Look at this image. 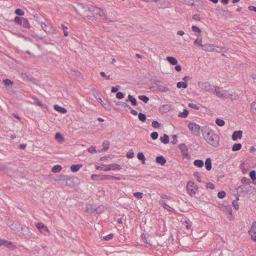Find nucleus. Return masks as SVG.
I'll return each mask as SVG.
<instances>
[{
	"label": "nucleus",
	"instance_id": "obj_1",
	"mask_svg": "<svg viewBox=\"0 0 256 256\" xmlns=\"http://www.w3.org/2000/svg\"><path fill=\"white\" fill-rule=\"evenodd\" d=\"M201 132L204 140L209 144L214 147L218 146L220 138L214 130L209 126H205L202 128Z\"/></svg>",
	"mask_w": 256,
	"mask_h": 256
},
{
	"label": "nucleus",
	"instance_id": "obj_2",
	"mask_svg": "<svg viewBox=\"0 0 256 256\" xmlns=\"http://www.w3.org/2000/svg\"><path fill=\"white\" fill-rule=\"evenodd\" d=\"M186 190L191 196L194 195L198 188L193 182L189 181L186 185Z\"/></svg>",
	"mask_w": 256,
	"mask_h": 256
},
{
	"label": "nucleus",
	"instance_id": "obj_3",
	"mask_svg": "<svg viewBox=\"0 0 256 256\" xmlns=\"http://www.w3.org/2000/svg\"><path fill=\"white\" fill-rule=\"evenodd\" d=\"M89 6H84L82 4H79L77 5V8H75V10L77 13L81 16H86V12H88Z\"/></svg>",
	"mask_w": 256,
	"mask_h": 256
},
{
	"label": "nucleus",
	"instance_id": "obj_4",
	"mask_svg": "<svg viewBox=\"0 0 256 256\" xmlns=\"http://www.w3.org/2000/svg\"><path fill=\"white\" fill-rule=\"evenodd\" d=\"M188 128L192 131L193 134L198 136L200 135V126L194 122H190L188 124Z\"/></svg>",
	"mask_w": 256,
	"mask_h": 256
},
{
	"label": "nucleus",
	"instance_id": "obj_5",
	"mask_svg": "<svg viewBox=\"0 0 256 256\" xmlns=\"http://www.w3.org/2000/svg\"><path fill=\"white\" fill-rule=\"evenodd\" d=\"M198 85L202 90L209 92H214V90L211 88L210 84L208 82H200L198 83Z\"/></svg>",
	"mask_w": 256,
	"mask_h": 256
},
{
	"label": "nucleus",
	"instance_id": "obj_6",
	"mask_svg": "<svg viewBox=\"0 0 256 256\" xmlns=\"http://www.w3.org/2000/svg\"><path fill=\"white\" fill-rule=\"evenodd\" d=\"M96 12H95L94 14H98V16H102V17H104L102 18V20L106 22H116V20H110V18H108L106 17V12H104V10L102 9L101 8H97V9H96Z\"/></svg>",
	"mask_w": 256,
	"mask_h": 256
},
{
	"label": "nucleus",
	"instance_id": "obj_7",
	"mask_svg": "<svg viewBox=\"0 0 256 256\" xmlns=\"http://www.w3.org/2000/svg\"><path fill=\"white\" fill-rule=\"evenodd\" d=\"M36 227L44 235H48L50 234V230L42 222H38L36 224Z\"/></svg>",
	"mask_w": 256,
	"mask_h": 256
},
{
	"label": "nucleus",
	"instance_id": "obj_8",
	"mask_svg": "<svg viewBox=\"0 0 256 256\" xmlns=\"http://www.w3.org/2000/svg\"><path fill=\"white\" fill-rule=\"evenodd\" d=\"M248 234L251 236L252 240L256 242V221L252 222L251 228L248 230Z\"/></svg>",
	"mask_w": 256,
	"mask_h": 256
},
{
	"label": "nucleus",
	"instance_id": "obj_9",
	"mask_svg": "<svg viewBox=\"0 0 256 256\" xmlns=\"http://www.w3.org/2000/svg\"><path fill=\"white\" fill-rule=\"evenodd\" d=\"M42 28L47 33L52 32L53 31V29L51 25L47 22L46 24L44 22H40V23Z\"/></svg>",
	"mask_w": 256,
	"mask_h": 256
},
{
	"label": "nucleus",
	"instance_id": "obj_10",
	"mask_svg": "<svg viewBox=\"0 0 256 256\" xmlns=\"http://www.w3.org/2000/svg\"><path fill=\"white\" fill-rule=\"evenodd\" d=\"M179 149L181 150L183 158H187L189 156L188 153V148L184 144H182L178 146Z\"/></svg>",
	"mask_w": 256,
	"mask_h": 256
},
{
	"label": "nucleus",
	"instance_id": "obj_11",
	"mask_svg": "<svg viewBox=\"0 0 256 256\" xmlns=\"http://www.w3.org/2000/svg\"><path fill=\"white\" fill-rule=\"evenodd\" d=\"M122 168L121 166L116 164H107L106 170H120Z\"/></svg>",
	"mask_w": 256,
	"mask_h": 256
},
{
	"label": "nucleus",
	"instance_id": "obj_12",
	"mask_svg": "<svg viewBox=\"0 0 256 256\" xmlns=\"http://www.w3.org/2000/svg\"><path fill=\"white\" fill-rule=\"evenodd\" d=\"M86 211L90 214H96V206L88 204L86 206Z\"/></svg>",
	"mask_w": 256,
	"mask_h": 256
},
{
	"label": "nucleus",
	"instance_id": "obj_13",
	"mask_svg": "<svg viewBox=\"0 0 256 256\" xmlns=\"http://www.w3.org/2000/svg\"><path fill=\"white\" fill-rule=\"evenodd\" d=\"M242 130L234 131L232 135V138L233 140L236 141L238 138H242Z\"/></svg>",
	"mask_w": 256,
	"mask_h": 256
},
{
	"label": "nucleus",
	"instance_id": "obj_14",
	"mask_svg": "<svg viewBox=\"0 0 256 256\" xmlns=\"http://www.w3.org/2000/svg\"><path fill=\"white\" fill-rule=\"evenodd\" d=\"M91 179L94 180H100L107 179V175H96L92 174L91 176Z\"/></svg>",
	"mask_w": 256,
	"mask_h": 256
},
{
	"label": "nucleus",
	"instance_id": "obj_15",
	"mask_svg": "<svg viewBox=\"0 0 256 256\" xmlns=\"http://www.w3.org/2000/svg\"><path fill=\"white\" fill-rule=\"evenodd\" d=\"M4 246L9 248L14 246L13 244L10 242L0 238V246Z\"/></svg>",
	"mask_w": 256,
	"mask_h": 256
},
{
	"label": "nucleus",
	"instance_id": "obj_16",
	"mask_svg": "<svg viewBox=\"0 0 256 256\" xmlns=\"http://www.w3.org/2000/svg\"><path fill=\"white\" fill-rule=\"evenodd\" d=\"M202 48L205 51L212 52L214 50V45L211 44H204L202 46Z\"/></svg>",
	"mask_w": 256,
	"mask_h": 256
},
{
	"label": "nucleus",
	"instance_id": "obj_17",
	"mask_svg": "<svg viewBox=\"0 0 256 256\" xmlns=\"http://www.w3.org/2000/svg\"><path fill=\"white\" fill-rule=\"evenodd\" d=\"M160 204L164 209L168 210V211L172 212H174V209L167 204L164 200H161L160 202Z\"/></svg>",
	"mask_w": 256,
	"mask_h": 256
},
{
	"label": "nucleus",
	"instance_id": "obj_18",
	"mask_svg": "<svg viewBox=\"0 0 256 256\" xmlns=\"http://www.w3.org/2000/svg\"><path fill=\"white\" fill-rule=\"evenodd\" d=\"M215 88V93L216 96L220 98H225L226 97V95L222 93L220 91L219 87L216 86Z\"/></svg>",
	"mask_w": 256,
	"mask_h": 256
},
{
	"label": "nucleus",
	"instance_id": "obj_19",
	"mask_svg": "<svg viewBox=\"0 0 256 256\" xmlns=\"http://www.w3.org/2000/svg\"><path fill=\"white\" fill-rule=\"evenodd\" d=\"M156 161L157 163L164 165L166 163V159L162 156H158L156 158Z\"/></svg>",
	"mask_w": 256,
	"mask_h": 256
},
{
	"label": "nucleus",
	"instance_id": "obj_20",
	"mask_svg": "<svg viewBox=\"0 0 256 256\" xmlns=\"http://www.w3.org/2000/svg\"><path fill=\"white\" fill-rule=\"evenodd\" d=\"M54 109L62 114H65L66 112V110L58 105L56 104L54 106Z\"/></svg>",
	"mask_w": 256,
	"mask_h": 256
},
{
	"label": "nucleus",
	"instance_id": "obj_21",
	"mask_svg": "<svg viewBox=\"0 0 256 256\" xmlns=\"http://www.w3.org/2000/svg\"><path fill=\"white\" fill-rule=\"evenodd\" d=\"M157 89L158 91L161 92H167L169 91V88L166 86L157 84Z\"/></svg>",
	"mask_w": 256,
	"mask_h": 256
},
{
	"label": "nucleus",
	"instance_id": "obj_22",
	"mask_svg": "<svg viewBox=\"0 0 256 256\" xmlns=\"http://www.w3.org/2000/svg\"><path fill=\"white\" fill-rule=\"evenodd\" d=\"M166 60L172 65H176L178 62L174 57L172 56H167Z\"/></svg>",
	"mask_w": 256,
	"mask_h": 256
},
{
	"label": "nucleus",
	"instance_id": "obj_23",
	"mask_svg": "<svg viewBox=\"0 0 256 256\" xmlns=\"http://www.w3.org/2000/svg\"><path fill=\"white\" fill-rule=\"evenodd\" d=\"M206 168L208 170H210L212 168V160L210 158H207L205 162Z\"/></svg>",
	"mask_w": 256,
	"mask_h": 256
},
{
	"label": "nucleus",
	"instance_id": "obj_24",
	"mask_svg": "<svg viewBox=\"0 0 256 256\" xmlns=\"http://www.w3.org/2000/svg\"><path fill=\"white\" fill-rule=\"evenodd\" d=\"M81 167H82V164H74V165H72L70 167V169L71 171L72 172H76L79 170V169Z\"/></svg>",
	"mask_w": 256,
	"mask_h": 256
},
{
	"label": "nucleus",
	"instance_id": "obj_25",
	"mask_svg": "<svg viewBox=\"0 0 256 256\" xmlns=\"http://www.w3.org/2000/svg\"><path fill=\"white\" fill-rule=\"evenodd\" d=\"M160 140V141L164 144H168L170 141L169 136L168 135H167L166 134H164L163 136L161 137Z\"/></svg>",
	"mask_w": 256,
	"mask_h": 256
},
{
	"label": "nucleus",
	"instance_id": "obj_26",
	"mask_svg": "<svg viewBox=\"0 0 256 256\" xmlns=\"http://www.w3.org/2000/svg\"><path fill=\"white\" fill-rule=\"evenodd\" d=\"M128 100L132 102V106H136L137 105V102L136 99L132 95L129 94L128 96V99L126 101Z\"/></svg>",
	"mask_w": 256,
	"mask_h": 256
},
{
	"label": "nucleus",
	"instance_id": "obj_27",
	"mask_svg": "<svg viewBox=\"0 0 256 256\" xmlns=\"http://www.w3.org/2000/svg\"><path fill=\"white\" fill-rule=\"evenodd\" d=\"M238 200L239 196H238L236 197V200H234L232 202V205L236 210H238L239 208V206L238 204Z\"/></svg>",
	"mask_w": 256,
	"mask_h": 256
},
{
	"label": "nucleus",
	"instance_id": "obj_28",
	"mask_svg": "<svg viewBox=\"0 0 256 256\" xmlns=\"http://www.w3.org/2000/svg\"><path fill=\"white\" fill-rule=\"evenodd\" d=\"M62 168L60 165H56L52 167V171L54 173H56L60 172L62 170Z\"/></svg>",
	"mask_w": 256,
	"mask_h": 256
},
{
	"label": "nucleus",
	"instance_id": "obj_29",
	"mask_svg": "<svg viewBox=\"0 0 256 256\" xmlns=\"http://www.w3.org/2000/svg\"><path fill=\"white\" fill-rule=\"evenodd\" d=\"M194 164L195 166L202 168L204 166V162L202 160H196L194 161Z\"/></svg>",
	"mask_w": 256,
	"mask_h": 256
},
{
	"label": "nucleus",
	"instance_id": "obj_30",
	"mask_svg": "<svg viewBox=\"0 0 256 256\" xmlns=\"http://www.w3.org/2000/svg\"><path fill=\"white\" fill-rule=\"evenodd\" d=\"M242 148V144L240 143L234 144L232 148V150L234 152L238 151Z\"/></svg>",
	"mask_w": 256,
	"mask_h": 256
},
{
	"label": "nucleus",
	"instance_id": "obj_31",
	"mask_svg": "<svg viewBox=\"0 0 256 256\" xmlns=\"http://www.w3.org/2000/svg\"><path fill=\"white\" fill-rule=\"evenodd\" d=\"M176 86L179 88H186L188 86V84L186 82H180L177 83Z\"/></svg>",
	"mask_w": 256,
	"mask_h": 256
},
{
	"label": "nucleus",
	"instance_id": "obj_32",
	"mask_svg": "<svg viewBox=\"0 0 256 256\" xmlns=\"http://www.w3.org/2000/svg\"><path fill=\"white\" fill-rule=\"evenodd\" d=\"M138 160L142 161L143 164H145V156L142 152H138Z\"/></svg>",
	"mask_w": 256,
	"mask_h": 256
},
{
	"label": "nucleus",
	"instance_id": "obj_33",
	"mask_svg": "<svg viewBox=\"0 0 256 256\" xmlns=\"http://www.w3.org/2000/svg\"><path fill=\"white\" fill-rule=\"evenodd\" d=\"M188 113H189L188 110L186 109H184V110L183 112H180L178 114V117L185 118L188 116Z\"/></svg>",
	"mask_w": 256,
	"mask_h": 256
},
{
	"label": "nucleus",
	"instance_id": "obj_34",
	"mask_svg": "<svg viewBox=\"0 0 256 256\" xmlns=\"http://www.w3.org/2000/svg\"><path fill=\"white\" fill-rule=\"evenodd\" d=\"M20 26H22L26 28H30V24L27 19L24 18L22 23Z\"/></svg>",
	"mask_w": 256,
	"mask_h": 256
},
{
	"label": "nucleus",
	"instance_id": "obj_35",
	"mask_svg": "<svg viewBox=\"0 0 256 256\" xmlns=\"http://www.w3.org/2000/svg\"><path fill=\"white\" fill-rule=\"evenodd\" d=\"M55 138L60 142L64 141V138L60 132H56L55 135Z\"/></svg>",
	"mask_w": 256,
	"mask_h": 256
},
{
	"label": "nucleus",
	"instance_id": "obj_36",
	"mask_svg": "<svg viewBox=\"0 0 256 256\" xmlns=\"http://www.w3.org/2000/svg\"><path fill=\"white\" fill-rule=\"evenodd\" d=\"M74 180V178H66L65 180L66 185L68 186H73V184H72V182Z\"/></svg>",
	"mask_w": 256,
	"mask_h": 256
},
{
	"label": "nucleus",
	"instance_id": "obj_37",
	"mask_svg": "<svg viewBox=\"0 0 256 256\" xmlns=\"http://www.w3.org/2000/svg\"><path fill=\"white\" fill-rule=\"evenodd\" d=\"M216 123L220 126H222L225 124V122L220 118H216Z\"/></svg>",
	"mask_w": 256,
	"mask_h": 256
},
{
	"label": "nucleus",
	"instance_id": "obj_38",
	"mask_svg": "<svg viewBox=\"0 0 256 256\" xmlns=\"http://www.w3.org/2000/svg\"><path fill=\"white\" fill-rule=\"evenodd\" d=\"M33 100H34V104H36V105L40 106V107H44V104H43L36 97H32V98Z\"/></svg>",
	"mask_w": 256,
	"mask_h": 256
},
{
	"label": "nucleus",
	"instance_id": "obj_39",
	"mask_svg": "<svg viewBox=\"0 0 256 256\" xmlns=\"http://www.w3.org/2000/svg\"><path fill=\"white\" fill-rule=\"evenodd\" d=\"M138 117L139 120L142 122H144L146 120V114H142L141 112L139 113Z\"/></svg>",
	"mask_w": 256,
	"mask_h": 256
},
{
	"label": "nucleus",
	"instance_id": "obj_40",
	"mask_svg": "<svg viewBox=\"0 0 256 256\" xmlns=\"http://www.w3.org/2000/svg\"><path fill=\"white\" fill-rule=\"evenodd\" d=\"M3 82L6 86H12L14 84L12 81L7 78L4 80Z\"/></svg>",
	"mask_w": 256,
	"mask_h": 256
},
{
	"label": "nucleus",
	"instance_id": "obj_41",
	"mask_svg": "<svg viewBox=\"0 0 256 256\" xmlns=\"http://www.w3.org/2000/svg\"><path fill=\"white\" fill-rule=\"evenodd\" d=\"M24 18L16 16L14 18V22L18 24L21 25Z\"/></svg>",
	"mask_w": 256,
	"mask_h": 256
},
{
	"label": "nucleus",
	"instance_id": "obj_42",
	"mask_svg": "<svg viewBox=\"0 0 256 256\" xmlns=\"http://www.w3.org/2000/svg\"><path fill=\"white\" fill-rule=\"evenodd\" d=\"M138 98L140 100H141L143 101L145 103H147L150 100L148 97L146 96H143V95L140 96H138Z\"/></svg>",
	"mask_w": 256,
	"mask_h": 256
},
{
	"label": "nucleus",
	"instance_id": "obj_43",
	"mask_svg": "<svg viewBox=\"0 0 256 256\" xmlns=\"http://www.w3.org/2000/svg\"><path fill=\"white\" fill-rule=\"evenodd\" d=\"M249 176L252 180H256V172L255 170H253L250 171Z\"/></svg>",
	"mask_w": 256,
	"mask_h": 256
},
{
	"label": "nucleus",
	"instance_id": "obj_44",
	"mask_svg": "<svg viewBox=\"0 0 256 256\" xmlns=\"http://www.w3.org/2000/svg\"><path fill=\"white\" fill-rule=\"evenodd\" d=\"M104 207L103 206H100L98 208L96 206V214L101 213L102 211L104 210Z\"/></svg>",
	"mask_w": 256,
	"mask_h": 256
},
{
	"label": "nucleus",
	"instance_id": "obj_45",
	"mask_svg": "<svg viewBox=\"0 0 256 256\" xmlns=\"http://www.w3.org/2000/svg\"><path fill=\"white\" fill-rule=\"evenodd\" d=\"M97 8L98 7L90 5L89 8H88V12H92L93 14H94L95 12H96V9H97Z\"/></svg>",
	"mask_w": 256,
	"mask_h": 256
},
{
	"label": "nucleus",
	"instance_id": "obj_46",
	"mask_svg": "<svg viewBox=\"0 0 256 256\" xmlns=\"http://www.w3.org/2000/svg\"><path fill=\"white\" fill-rule=\"evenodd\" d=\"M114 237L113 234H110L106 236L103 237L102 239L104 240L108 241L112 238Z\"/></svg>",
	"mask_w": 256,
	"mask_h": 256
},
{
	"label": "nucleus",
	"instance_id": "obj_47",
	"mask_svg": "<svg viewBox=\"0 0 256 256\" xmlns=\"http://www.w3.org/2000/svg\"><path fill=\"white\" fill-rule=\"evenodd\" d=\"M126 156L129 158H132L134 156V152L132 150H128L126 154Z\"/></svg>",
	"mask_w": 256,
	"mask_h": 256
},
{
	"label": "nucleus",
	"instance_id": "obj_48",
	"mask_svg": "<svg viewBox=\"0 0 256 256\" xmlns=\"http://www.w3.org/2000/svg\"><path fill=\"white\" fill-rule=\"evenodd\" d=\"M15 14H17L18 16H22L24 15V12L20 8H18V9L16 10Z\"/></svg>",
	"mask_w": 256,
	"mask_h": 256
},
{
	"label": "nucleus",
	"instance_id": "obj_49",
	"mask_svg": "<svg viewBox=\"0 0 256 256\" xmlns=\"http://www.w3.org/2000/svg\"><path fill=\"white\" fill-rule=\"evenodd\" d=\"M109 145H110V143L108 141H104L102 144V146H104L103 150H108L109 148Z\"/></svg>",
	"mask_w": 256,
	"mask_h": 256
},
{
	"label": "nucleus",
	"instance_id": "obj_50",
	"mask_svg": "<svg viewBox=\"0 0 256 256\" xmlns=\"http://www.w3.org/2000/svg\"><path fill=\"white\" fill-rule=\"evenodd\" d=\"M117 105H120L122 106L124 108H130V107L126 102H118L116 103Z\"/></svg>",
	"mask_w": 256,
	"mask_h": 256
},
{
	"label": "nucleus",
	"instance_id": "obj_51",
	"mask_svg": "<svg viewBox=\"0 0 256 256\" xmlns=\"http://www.w3.org/2000/svg\"><path fill=\"white\" fill-rule=\"evenodd\" d=\"M226 196V192L224 190H221L218 192V196L220 198H223Z\"/></svg>",
	"mask_w": 256,
	"mask_h": 256
},
{
	"label": "nucleus",
	"instance_id": "obj_52",
	"mask_svg": "<svg viewBox=\"0 0 256 256\" xmlns=\"http://www.w3.org/2000/svg\"><path fill=\"white\" fill-rule=\"evenodd\" d=\"M158 134L156 132H152L150 134V136H151L152 138L154 140L157 139L158 138Z\"/></svg>",
	"mask_w": 256,
	"mask_h": 256
},
{
	"label": "nucleus",
	"instance_id": "obj_53",
	"mask_svg": "<svg viewBox=\"0 0 256 256\" xmlns=\"http://www.w3.org/2000/svg\"><path fill=\"white\" fill-rule=\"evenodd\" d=\"M152 126L154 128H158L160 126V124L157 120L152 121Z\"/></svg>",
	"mask_w": 256,
	"mask_h": 256
},
{
	"label": "nucleus",
	"instance_id": "obj_54",
	"mask_svg": "<svg viewBox=\"0 0 256 256\" xmlns=\"http://www.w3.org/2000/svg\"><path fill=\"white\" fill-rule=\"evenodd\" d=\"M88 151L90 153H95L97 151L96 150L95 146H91L88 149Z\"/></svg>",
	"mask_w": 256,
	"mask_h": 256
},
{
	"label": "nucleus",
	"instance_id": "obj_55",
	"mask_svg": "<svg viewBox=\"0 0 256 256\" xmlns=\"http://www.w3.org/2000/svg\"><path fill=\"white\" fill-rule=\"evenodd\" d=\"M134 196L138 198H142L143 194L140 192H136L134 194Z\"/></svg>",
	"mask_w": 256,
	"mask_h": 256
},
{
	"label": "nucleus",
	"instance_id": "obj_56",
	"mask_svg": "<svg viewBox=\"0 0 256 256\" xmlns=\"http://www.w3.org/2000/svg\"><path fill=\"white\" fill-rule=\"evenodd\" d=\"M241 182L244 184H248L250 182V180L248 178L244 177L242 178Z\"/></svg>",
	"mask_w": 256,
	"mask_h": 256
},
{
	"label": "nucleus",
	"instance_id": "obj_57",
	"mask_svg": "<svg viewBox=\"0 0 256 256\" xmlns=\"http://www.w3.org/2000/svg\"><path fill=\"white\" fill-rule=\"evenodd\" d=\"M124 96V93L122 92H118L116 94V97L118 99H122Z\"/></svg>",
	"mask_w": 256,
	"mask_h": 256
},
{
	"label": "nucleus",
	"instance_id": "obj_58",
	"mask_svg": "<svg viewBox=\"0 0 256 256\" xmlns=\"http://www.w3.org/2000/svg\"><path fill=\"white\" fill-rule=\"evenodd\" d=\"M102 106L104 107V108L107 110H111V106H110L109 104L106 103H103L102 104Z\"/></svg>",
	"mask_w": 256,
	"mask_h": 256
},
{
	"label": "nucleus",
	"instance_id": "obj_59",
	"mask_svg": "<svg viewBox=\"0 0 256 256\" xmlns=\"http://www.w3.org/2000/svg\"><path fill=\"white\" fill-rule=\"evenodd\" d=\"M106 165H102V166H96V168L98 170L108 171V170H106Z\"/></svg>",
	"mask_w": 256,
	"mask_h": 256
},
{
	"label": "nucleus",
	"instance_id": "obj_60",
	"mask_svg": "<svg viewBox=\"0 0 256 256\" xmlns=\"http://www.w3.org/2000/svg\"><path fill=\"white\" fill-rule=\"evenodd\" d=\"M202 39H199L198 38L194 40V44H198V46L202 48Z\"/></svg>",
	"mask_w": 256,
	"mask_h": 256
},
{
	"label": "nucleus",
	"instance_id": "obj_61",
	"mask_svg": "<svg viewBox=\"0 0 256 256\" xmlns=\"http://www.w3.org/2000/svg\"><path fill=\"white\" fill-rule=\"evenodd\" d=\"M62 28L63 29V30H64V36H68V32L66 30L68 29V28L66 26H64V24H62Z\"/></svg>",
	"mask_w": 256,
	"mask_h": 256
},
{
	"label": "nucleus",
	"instance_id": "obj_62",
	"mask_svg": "<svg viewBox=\"0 0 256 256\" xmlns=\"http://www.w3.org/2000/svg\"><path fill=\"white\" fill-rule=\"evenodd\" d=\"M192 30L194 32H200L201 30L196 26H192Z\"/></svg>",
	"mask_w": 256,
	"mask_h": 256
},
{
	"label": "nucleus",
	"instance_id": "obj_63",
	"mask_svg": "<svg viewBox=\"0 0 256 256\" xmlns=\"http://www.w3.org/2000/svg\"><path fill=\"white\" fill-rule=\"evenodd\" d=\"M188 106L191 108L196 110H198L200 108L198 106H197L196 104H194L193 103H190L188 104Z\"/></svg>",
	"mask_w": 256,
	"mask_h": 256
},
{
	"label": "nucleus",
	"instance_id": "obj_64",
	"mask_svg": "<svg viewBox=\"0 0 256 256\" xmlns=\"http://www.w3.org/2000/svg\"><path fill=\"white\" fill-rule=\"evenodd\" d=\"M100 74L102 76L105 78L106 80H110V76H106L104 72H100Z\"/></svg>",
	"mask_w": 256,
	"mask_h": 256
}]
</instances>
